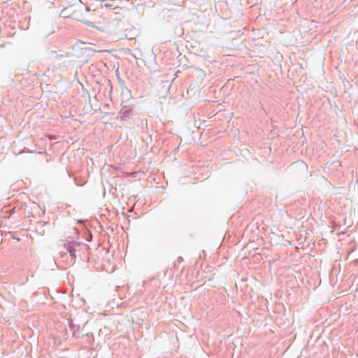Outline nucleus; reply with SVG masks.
Instances as JSON below:
<instances>
[{
  "label": "nucleus",
  "mask_w": 358,
  "mask_h": 358,
  "mask_svg": "<svg viewBox=\"0 0 358 358\" xmlns=\"http://www.w3.org/2000/svg\"><path fill=\"white\" fill-rule=\"evenodd\" d=\"M357 261H358V259H357Z\"/></svg>",
  "instance_id": "obj_6"
},
{
  "label": "nucleus",
  "mask_w": 358,
  "mask_h": 358,
  "mask_svg": "<svg viewBox=\"0 0 358 358\" xmlns=\"http://www.w3.org/2000/svg\"><path fill=\"white\" fill-rule=\"evenodd\" d=\"M88 245L87 244L83 243L81 242L77 241H68L64 243L63 249L61 252L64 255L69 254V256L75 262L76 257H80L82 254L85 252L88 249Z\"/></svg>",
  "instance_id": "obj_1"
},
{
  "label": "nucleus",
  "mask_w": 358,
  "mask_h": 358,
  "mask_svg": "<svg viewBox=\"0 0 358 358\" xmlns=\"http://www.w3.org/2000/svg\"><path fill=\"white\" fill-rule=\"evenodd\" d=\"M66 8L64 9H63L61 12V15L63 16L64 17H68L69 15H66L65 14V10H66Z\"/></svg>",
  "instance_id": "obj_4"
},
{
  "label": "nucleus",
  "mask_w": 358,
  "mask_h": 358,
  "mask_svg": "<svg viewBox=\"0 0 358 358\" xmlns=\"http://www.w3.org/2000/svg\"><path fill=\"white\" fill-rule=\"evenodd\" d=\"M126 92L129 93V92H130V91L129 90V89H128L127 87H124V88H122V94H124V93H126Z\"/></svg>",
  "instance_id": "obj_3"
},
{
  "label": "nucleus",
  "mask_w": 358,
  "mask_h": 358,
  "mask_svg": "<svg viewBox=\"0 0 358 358\" xmlns=\"http://www.w3.org/2000/svg\"><path fill=\"white\" fill-rule=\"evenodd\" d=\"M121 113H122V114H125V113H126V111H124V109L122 108V109L121 110Z\"/></svg>",
  "instance_id": "obj_5"
},
{
  "label": "nucleus",
  "mask_w": 358,
  "mask_h": 358,
  "mask_svg": "<svg viewBox=\"0 0 358 358\" xmlns=\"http://www.w3.org/2000/svg\"><path fill=\"white\" fill-rule=\"evenodd\" d=\"M68 326L69 329L73 332V334L80 330V325L75 324L72 319L68 320Z\"/></svg>",
  "instance_id": "obj_2"
}]
</instances>
